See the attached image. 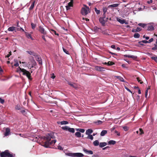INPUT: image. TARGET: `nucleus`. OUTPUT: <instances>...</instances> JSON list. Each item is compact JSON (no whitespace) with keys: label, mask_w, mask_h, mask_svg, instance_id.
I'll return each mask as SVG.
<instances>
[{"label":"nucleus","mask_w":157,"mask_h":157,"mask_svg":"<svg viewBox=\"0 0 157 157\" xmlns=\"http://www.w3.org/2000/svg\"><path fill=\"white\" fill-rule=\"evenodd\" d=\"M55 138L53 132H50L46 136L41 137V139L45 141L44 143L43 146L46 147H48L51 145H54L56 142V140H53L50 141L51 139Z\"/></svg>","instance_id":"f257e3e1"},{"label":"nucleus","mask_w":157,"mask_h":157,"mask_svg":"<svg viewBox=\"0 0 157 157\" xmlns=\"http://www.w3.org/2000/svg\"><path fill=\"white\" fill-rule=\"evenodd\" d=\"M17 72L19 73L22 72L23 75L26 76L29 80H32V78L31 77V73L25 69L19 67L17 69Z\"/></svg>","instance_id":"f03ea898"},{"label":"nucleus","mask_w":157,"mask_h":157,"mask_svg":"<svg viewBox=\"0 0 157 157\" xmlns=\"http://www.w3.org/2000/svg\"><path fill=\"white\" fill-rule=\"evenodd\" d=\"M1 157H15V155H13L9 152L8 150H5L0 153Z\"/></svg>","instance_id":"7ed1b4c3"},{"label":"nucleus","mask_w":157,"mask_h":157,"mask_svg":"<svg viewBox=\"0 0 157 157\" xmlns=\"http://www.w3.org/2000/svg\"><path fill=\"white\" fill-rule=\"evenodd\" d=\"M85 7H82L81 10V14L83 15H86L88 13V10L89 9V7L87 6L86 5H84Z\"/></svg>","instance_id":"20e7f679"},{"label":"nucleus","mask_w":157,"mask_h":157,"mask_svg":"<svg viewBox=\"0 0 157 157\" xmlns=\"http://www.w3.org/2000/svg\"><path fill=\"white\" fill-rule=\"evenodd\" d=\"M69 155L74 157H82L84 155L81 153H69Z\"/></svg>","instance_id":"39448f33"},{"label":"nucleus","mask_w":157,"mask_h":157,"mask_svg":"<svg viewBox=\"0 0 157 157\" xmlns=\"http://www.w3.org/2000/svg\"><path fill=\"white\" fill-rule=\"evenodd\" d=\"M108 19V17L106 18L104 17V16L102 17H100L99 19L100 22L102 26H104L105 22H106Z\"/></svg>","instance_id":"423d86ee"},{"label":"nucleus","mask_w":157,"mask_h":157,"mask_svg":"<svg viewBox=\"0 0 157 157\" xmlns=\"http://www.w3.org/2000/svg\"><path fill=\"white\" fill-rule=\"evenodd\" d=\"M38 30L42 34L46 35L47 34L46 31L45 30L43 27L41 26H39Z\"/></svg>","instance_id":"0eeeda50"},{"label":"nucleus","mask_w":157,"mask_h":157,"mask_svg":"<svg viewBox=\"0 0 157 157\" xmlns=\"http://www.w3.org/2000/svg\"><path fill=\"white\" fill-rule=\"evenodd\" d=\"M154 24L153 23H150L147 25V30L148 31H152L154 29Z\"/></svg>","instance_id":"6e6552de"},{"label":"nucleus","mask_w":157,"mask_h":157,"mask_svg":"<svg viewBox=\"0 0 157 157\" xmlns=\"http://www.w3.org/2000/svg\"><path fill=\"white\" fill-rule=\"evenodd\" d=\"M102 10L103 12V16H104V17L105 18L106 13H109V12H107L108 9L106 7H103L102 8Z\"/></svg>","instance_id":"1a4fd4ad"},{"label":"nucleus","mask_w":157,"mask_h":157,"mask_svg":"<svg viewBox=\"0 0 157 157\" xmlns=\"http://www.w3.org/2000/svg\"><path fill=\"white\" fill-rule=\"evenodd\" d=\"M16 27L14 26L10 27L8 29V30L9 31H15V32H16Z\"/></svg>","instance_id":"9d476101"},{"label":"nucleus","mask_w":157,"mask_h":157,"mask_svg":"<svg viewBox=\"0 0 157 157\" xmlns=\"http://www.w3.org/2000/svg\"><path fill=\"white\" fill-rule=\"evenodd\" d=\"M10 129L9 128H6V132L4 134L5 136H6L9 135L10 134Z\"/></svg>","instance_id":"9b49d317"},{"label":"nucleus","mask_w":157,"mask_h":157,"mask_svg":"<svg viewBox=\"0 0 157 157\" xmlns=\"http://www.w3.org/2000/svg\"><path fill=\"white\" fill-rule=\"evenodd\" d=\"M68 84L70 86L75 89H77L78 87L77 85L75 84L72 83L70 82H68Z\"/></svg>","instance_id":"f8f14e48"},{"label":"nucleus","mask_w":157,"mask_h":157,"mask_svg":"<svg viewBox=\"0 0 157 157\" xmlns=\"http://www.w3.org/2000/svg\"><path fill=\"white\" fill-rule=\"evenodd\" d=\"M36 60L38 61L39 64L40 65H42V62L41 58L39 56H38L36 59Z\"/></svg>","instance_id":"ddd939ff"},{"label":"nucleus","mask_w":157,"mask_h":157,"mask_svg":"<svg viewBox=\"0 0 157 157\" xmlns=\"http://www.w3.org/2000/svg\"><path fill=\"white\" fill-rule=\"evenodd\" d=\"M107 143L105 142H101L100 143L99 146L100 147L102 148L107 145Z\"/></svg>","instance_id":"4468645a"},{"label":"nucleus","mask_w":157,"mask_h":157,"mask_svg":"<svg viewBox=\"0 0 157 157\" xmlns=\"http://www.w3.org/2000/svg\"><path fill=\"white\" fill-rule=\"evenodd\" d=\"M25 35L28 38H30L32 40H33L34 39L33 38V37H32L31 35L30 34H29L27 32H25Z\"/></svg>","instance_id":"2eb2a0df"},{"label":"nucleus","mask_w":157,"mask_h":157,"mask_svg":"<svg viewBox=\"0 0 157 157\" xmlns=\"http://www.w3.org/2000/svg\"><path fill=\"white\" fill-rule=\"evenodd\" d=\"M119 4H112L108 6V8H109L110 7H116L118 6L119 5Z\"/></svg>","instance_id":"dca6fc26"},{"label":"nucleus","mask_w":157,"mask_h":157,"mask_svg":"<svg viewBox=\"0 0 157 157\" xmlns=\"http://www.w3.org/2000/svg\"><path fill=\"white\" fill-rule=\"evenodd\" d=\"M141 30L140 28L138 27L136 29H133L132 30V32H133L136 33L138 32H140Z\"/></svg>","instance_id":"f3484780"},{"label":"nucleus","mask_w":157,"mask_h":157,"mask_svg":"<svg viewBox=\"0 0 157 157\" xmlns=\"http://www.w3.org/2000/svg\"><path fill=\"white\" fill-rule=\"evenodd\" d=\"M93 132V130L91 129H87L86 132V135H90V134H91Z\"/></svg>","instance_id":"a211bd4d"},{"label":"nucleus","mask_w":157,"mask_h":157,"mask_svg":"<svg viewBox=\"0 0 157 157\" xmlns=\"http://www.w3.org/2000/svg\"><path fill=\"white\" fill-rule=\"evenodd\" d=\"M117 20L119 22L122 24H124L125 22V20L124 19H122L118 18L117 19Z\"/></svg>","instance_id":"6ab92c4d"},{"label":"nucleus","mask_w":157,"mask_h":157,"mask_svg":"<svg viewBox=\"0 0 157 157\" xmlns=\"http://www.w3.org/2000/svg\"><path fill=\"white\" fill-rule=\"evenodd\" d=\"M115 77L116 78H117L119 79L120 80V81H121V82H124V80L123 79V78L120 76H115Z\"/></svg>","instance_id":"aec40b11"},{"label":"nucleus","mask_w":157,"mask_h":157,"mask_svg":"<svg viewBox=\"0 0 157 157\" xmlns=\"http://www.w3.org/2000/svg\"><path fill=\"white\" fill-rule=\"evenodd\" d=\"M83 151L85 152L88 153V154L92 155L93 153V151L91 150L89 151L86 149H84Z\"/></svg>","instance_id":"412c9836"},{"label":"nucleus","mask_w":157,"mask_h":157,"mask_svg":"<svg viewBox=\"0 0 157 157\" xmlns=\"http://www.w3.org/2000/svg\"><path fill=\"white\" fill-rule=\"evenodd\" d=\"M93 144L94 146H96L99 145L100 143L98 140H96L93 142Z\"/></svg>","instance_id":"4be33fe9"},{"label":"nucleus","mask_w":157,"mask_h":157,"mask_svg":"<svg viewBox=\"0 0 157 157\" xmlns=\"http://www.w3.org/2000/svg\"><path fill=\"white\" fill-rule=\"evenodd\" d=\"M124 57L131 58H135L136 57L134 56H130L129 55H125L124 56Z\"/></svg>","instance_id":"5701e85b"},{"label":"nucleus","mask_w":157,"mask_h":157,"mask_svg":"<svg viewBox=\"0 0 157 157\" xmlns=\"http://www.w3.org/2000/svg\"><path fill=\"white\" fill-rule=\"evenodd\" d=\"M107 131L106 130H103L101 131V133L100 135L101 136H103L105 135L107 133Z\"/></svg>","instance_id":"b1692460"},{"label":"nucleus","mask_w":157,"mask_h":157,"mask_svg":"<svg viewBox=\"0 0 157 157\" xmlns=\"http://www.w3.org/2000/svg\"><path fill=\"white\" fill-rule=\"evenodd\" d=\"M35 1H34L33 2H32L31 6L29 8V10H32L33 9V8L34 6V4H35Z\"/></svg>","instance_id":"393cba45"},{"label":"nucleus","mask_w":157,"mask_h":157,"mask_svg":"<svg viewBox=\"0 0 157 157\" xmlns=\"http://www.w3.org/2000/svg\"><path fill=\"white\" fill-rule=\"evenodd\" d=\"M116 142L114 140H111L109 141L108 142V144H109L114 145L116 144Z\"/></svg>","instance_id":"a878e982"},{"label":"nucleus","mask_w":157,"mask_h":157,"mask_svg":"<svg viewBox=\"0 0 157 157\" xmlns=\"http://www.w3.org/2000/svg\"><path fill=\"white\" fill-rule=\"evenodd\" d=\"M107 64L108 66H110L114 64V63L113 62L109 61L107 63Z\"/></svg>","instance_id":"bb28decb"},{"label":"nucleus","mask_w":157,"mask_h":157,"mask_svg":"<svg viewBox=\"0 0 157 157\" xmlns=\"http://www.w3.org/2000/svg\"><path fill=\"white\" fill-rule=\"evenodd\" d=\"M75 135L78 137H80L81 136V133L79 132H77L75 133Z\"/></svg>","instance_id":"cd10ccee"},{"label":"nucleus","mask_w":157,"mask_h":157,"mask_svg":"<svg viewBox=\"0 0 157 157\" xmlns=\"http://www.w3.org/2000/svg\"><path fill=\"white\" fill-rule=\"evenodd\" d=\"M135 38H139L140 37V35L138 33H135L133 35Z\"/></svg>","instance_id":"c85d7f7f"},{"label":"nucleus","mask_w":157,"mask_h":157,"mask_svg":"<svg viewBox=\"0 0 157 157\" xmlns=\"http://www.w3.org/2000/svg\"><path fill=\"white\" fill-rule=\"evenodd\" d=\"M60 123L62 124H66L68 123V122L66 121H63L60 122Z\"/></svg>","instance_id":"c756f323"},{"label":"nucleus","mask_w":157,"mask_h":157,"mask_svg":"<svg viewBox=\"0 0 157 157\" xmlns=\"http://www.w3.org/2000/svg\"><path fill=\"white\" fill-rule=\"evenodd\" d=\"M36 65V63L35 61V60H33L32 62V66L31 67L30 69L31 68L33 67L34 66H35Z\"/></svg>","instance_id":"7c9ffc66"},{"label":"nucleus","mask_w":157,"mask_h":157,"mask_svg":"<svg viewBox=\"0 0 157 157\" xmlns=\"http://www.w3.org/2000/svg\"><path fill=\"white\" fill-rule=\"evenodd\" d=\"M68 131L72 133H74L75 132V129L74 128H69Z\"/></svg>","instance_id":"2f4dec72"},{"label":"nucleus","mask_w":157,"mask_h":157,"mask_svg":"<svg viewBox=\"0 0 157 157\" xmlns=\"http://www.w3.org/2000/svg\"><path fill=\"white\" fill-rule=\"evenodd\" d=\"M69 127L67 126H65L64 127H62V128L64 130H65L67 131H68Z\"/></svg>","instance_id":"473e14b6"},{"label":"nucleus","mask_w":157,"mask_h":157,"mask_svg":"<svg viewBox=\"0 0 157 157\" xmlns=\"http://www.w3.org/2000/svg\"><path fill=\"white\" fill-rule=\"evenodd\" d=\"M94 10L97 14H99L100 13V10H98L96 8H94Z\"/></svg>","instance_id":"72a5a7b5"},{"label":"nucleus","mask_w":157,"mask_h":157,"mask_svg":"<svg viewBox=\"0 0 157 157\" xmlns=\"http://www.w3.org/2000/svg\"><path fill=\"white\" fill-rule=\"evenodd\" d=\"M101 68L100 66H96L95 67V69L97 71H100V69Z\"/></svg>","instance_id":"f704fd0d"},{"label":"nucleus","mask_w":157,"mask_h":157,"mask_svg":"<svg viewBox=\"0 0 157 157\" xmlns=\"http://www.w3.org/2000/svg\"><path fill=\"white\" fill-rule=\"evenodd\" d=\"M15 109L16 110H20L21 109L20 106L18 105H17L15 106Z\"/></svg>","instance_id":"c9c22d12"},{"label":"nucleus","mask_w":157,"mask_h":157,"mask_svg":"<svg viewBox=\"0 0 157 157\" xmlns=\"http://www.w3.org/2000/svg\"><path fill=\"white\" fill-rule=\"evenodd\" d=\"M63 52L65 53L66 54L69 55V53L68 51H67L66 49L64 48H63Z\"/></svg>","instance_id":"e433bc0d"},{"label":"nucleus","mask_w":157,"mask_h":157,"mask_svg":"<svg viewBox=\"0 0 157 157\" xmlns=\"http://www.w3.org/2000/svg\"><path fill=\"white\" fill-rule=\"evenodd\" d=\"M123 128L125 131H127L129 129V128L126 126H124L123 127Z\"/></svg>","instance_id":"4c0bfd02"},{"label":"nucleus","mask_w":157,"mask_h":157,"mask_svg":"<svg viewBox=\"0 0 157 157\" xmlns=\"http://www.w3.org/2000/svg\"><path fill=\"white\" fill-rule=\"evenodd\" d=\"M136 79L138 82H140V84H142L143 83V82L140 79L139 77H137Z\"/></svg>","instance_id":"58836bf2"},{"label":"nucleus","mask_w":157,"mask_h":157,"mask_svg":"<svg viewBox=\"0 0 157 157\" xmlns=\"http://www.w3.org/2000/svg\"><path fill=\"white\" fill-rule=\"evenodd\" d=\"M155 47L152 48L151 49L153 50H157V44H154Z\"/></svg>","instance_id":"ea45409f"},{"label":"nucleus","mask_w":157,"mask_h":157,"mask_svg":"<svg viewBox=\"0 0 157 157\" xmlns=\"http://www.w3.org/2000/svg\"><path fill=\"white\" fill-rule=\"evenodd\" d=\"M31 25L32 26V28L33 29H34L35 28V27L36 26V25L34 24L33 23H31Z\"/></svg>","instance_id":"a19ab883"},{"label":"nucleus","mask_w":157,"mask_h":157,"mask_svg":"<svg viewBox=\"0 0 157 157\" xmlns=\"http://www.w3.org/2000/svg\"><path fill=\"white\" fill-rule=\"evenodd\" d=\"M68 6L70 7L73 6V3H72V1H70L69 2L68 4Z\"/></svg>","instance_id":"79ce46f5"},{"label":"nucleus","mask_w":157,"mask_h":157,"mask_svg":"<svg viewBox=\"0 0 157 157\" xmlns=\"http://www.w3.org/2000/svg\"><path fill=\"white\" fill-rule=\"evenodd\" d=\"M151 58L153 60H154L157 63V57H152Z\"/></svg>","instance_id":"37998d69"},{"label":"nucleus","mask_w":157,"mask_h":157,"mask_svg":"<svg viewBox=\"0 0 157 157\" xmlns=\"http://www.w3.org/2000/svg\"><path fill=\"white\" fill-rule=\"evenodd\" d=\"M51 32H52V33H54L56 35H57L58 36L59 35V34L58 33H56V32L55 30H54L53 29H52L51 30Z\"/></svg>","instance_id":"c03bdc74"},{"label":"nucleus","mask_w":157,"mask_h":157,"mask_svg":"<svg viewBox=\"0 0 157 157\" xmlns=\"http://www.w3.org/2000/svg\"><path fill=\"white\" fill-rule=\"evenodd\" d=\"M138 25L143 28H144L145 25V24L141 23L139 24Z\"/></svg>","instance_id":"a18cd8bd"},{"label":"nucleus","mask_w":157,"mask_h":157,"mask_svg":"<svg viewBox=\"0 0 157 157\" xmlns=\"http://www.w3.org/2000/svg\"><path fill=\"white\" fill-rule=\"evenodd\" d=\"M26 52H27L30 55H32L33 54V52H34L33 51H26Z\"/></svg>","instance_id":"49530a36"},{"label":"nucleus","mask_w":157,"mask_h":157,"mask_svg":"<svg viewBox=\"0 0 157 157\" xmlns=\"http://www.w3.org/2000/svg\"><path fill=\"white\" fill-rule=\"evenodd\" d=\"M88 137L91 140H93L94 138L93 136L91 135H89Z\"/></svg>","instance_id":"de8ad7c7"},{"label":"nucleus","mask_w":157,"mask_h":157,"mask_svg":"<svg viewBox=\"0 0 157 157\" xmlns=\"http://www.w3.org/2000/svg\"><path fill=\"white\" fill-rule=\"evenodd\" d=\"M45 35H43L41 36V37H42V39H43V40L45 41V42H46L47 41V40L45 38Z\"/></svg>","instance_id":"09e8293b"},{"label":"nucleus","mask_w":157,"mask_h":157,"mask_svg":"<svg viewBox=\"0 0 157 157\" xmlns=\"http://www.w3.org/2000/svg\"><path fill=\"white\" fill-rule=\"evenodd\" d=\"M4 100L2 99L1 98H0V102L1 103L3 104L4 102Z\"/></svg>","instance_id":"8fccbe9b"},{"label":"nucleus","mask_w":157,"mask_h":157,"mask_svg":"<svg viewBox=\"0 0 157 157\" xmlns=\"http://www.w3.org/2000/svg\"><path fill=\"white\" fill-rule=\"evenodd\" d=\"M154 40V39L153 38H151L148 41V43H150L152 42Z\"/></svg>","instance_id":"3c124183"},{"label":"nucleus","mask_w":157,"mask_h":157,"mask_svg":"<svg viewBox=\"0 0 157 157\" xmlns=\"http://www.w3.org/2000/svg\"><path fill=\"white\" fill-rule=\"evenodd\" d=\"M139 131L140 132V134L141 135L142 134H144V131L142 128H140L139 129Z\"/></svg>","instance_id":"603ef678"},{"label":"nucleus","mask_w":157,"mask_h":157,"mask_svg":"<svg viewBox=\"0 0 157 157\" xmlns=\"http://www.w3.org/2000/svg\"><path fill=\"white\" fill-rule=\"evenodd\" d=\"M34 56H35V57H37L38 56V55L36 53H35L34 52H33V54Z\"/></svg>","instance_id":"864d4df0"},{"label":"nucleus","mask_w":157,"mask_h":157,"mask_svg":"<svg viewBox=\"0 0 157 157\" xmlns=\"http://www.w3.org/2000/svg\"><path fill=\"white\" fill-rule=\"evenodd\" d=\"M147 92H148V89H147L145 91V97L146 98H147Z\"/></svg>","instance_id":"5fc2aeb1"},{"label":"nucleus","mask_w":157,"mask_h":157,"mask_svg":"<svg viewBox=\"0 0 157 157\" xmlns=\"http://www.w3.org/2000/svg\"><path fill=\"white\" fill-rule=\"evenodd\" d=\"M141 42H142L143 43H144V44L148 43V41L146 40H143L141 41Z\"/></svg>","instance_id":"6e6d98bb"},{"label":"nucleus","mask_w":157,"mask_h":157,"mask_svg":"<svg viewBox=\"0 0 157 157\" xmlns=\"http://www.w3.org/2000/svg\"><path fill=\"white\" fill-rule=\"evenodd\" d=\"M25 112L26 111L25 110H23L21 111V113L24 115H25V114H26Z\"/></svg>","instance_id":"4d7b16f0"},{"label":"nucleus","mask_w":157,"mask_h":157,"mask_svg":"<svg viewBox=\"0 0 157 157\" xmlns=\"http://www.w3.org/2000/svg\"><path fill=\"white\" fill-rule=\"evenodd\" d=\"M58 149L61 150H63V148L62 147L60 146H59L58 147Z\"/></svg>","instance_id":"13d9d810"},{"label":"nucleus","mask_w":157,"mask_h":157,"mask_svg":"<svg viewBox=\"0 0 157 157\" xmlns=\"http://www.w3.org/2000/svg\"><path fill=\"white\" fill-rule=\"evenodd\" d=\"M80 131L79 132H80L82 133L84 132H85V131L84 129H81V128L80 129Z\"/></svg>","instance_id":"bf43d9fd"},{"label":"nucleus","mask_w":157,"mask_h":157,"mask_svg":"<svg viewBox=\"0 0 157 157\" xmlns=\"http://www.w3.org/2000/svg\"><path fill=\"white\" fill-rule=\"evenodd\" d=\"M152 2H153L152 0H150L149 1H147V3L148 4H151V3H152Z\"/></svg>","instance_id":"052dcab7"},{"label":"nucleus","mask_w":157,"mask_h":157,"mask_svg":"<svg viewBox=\"0 0 157 157\" xmlns=\"http://www.w3.org/2000/svg\"><path fill=\"white\" fill-rule=\"evenodd\" d=\"M66 9L67 10H68L70 9V6H66Z\"/></svg>","instance_id":"680f3d73"},{"label":"nucleus","mask_w":157,"mask_h":157,"mask_svg":"<svg viewBox=\"0 0 157 157\" xmlns=\"http://www.w3.org/2000/svg\"><path fill=\"white\" fill-rule=\"evenodd\" d=\"M115 132L117 134V136H120V133L118 132L117 131H116V130H115Z\"/></svg>","instance_id":"e2e57ef3"},{"label":"nucleus","mask_w":157,"mask_h":157,"mask_svg":"<svg viewBox=\"0 0 157 157\" xmlns=\"http://www.w3.org/2000/svg\"><path fill=\"white\" fill-rule=\"evenodd\" d=\"M142 42H141V41H139L138 42V43L141 45L142 46H144V44H143L142 43Z\"/></svg>","instance_id":"0e129e2a"},{"label":"nucleus","mask_w":157,"mask_h":157,"mask_svg":"<svg viewBox=\"0 0 157 157\" xmlns=\"http://www.w3.org/2000/svg\"><path fill=\"white\" fill-rule=\"evenodd\" d=\"M52 76L51 77V78L52 79H54L55 77V76L54 74V73H52Z\"/></svg>","instance_id":"69168bd1"},{"label":"nucleus","mask_w":157,"mask_h":157,"mask_svg":"<svg viewBox=\"0 0 157 157\" xmlns=\"http://www.w3.org/2000/svg\"><path fill=\"white\" fill-rule=\"evenodd\" d=\"M19 65L18 63V62H17L16 63H15L14 66L15 67H18Z\"/></svg>","instance_id":"338daca9"},{"label":"nucleus","mask_w":157,"mask_h":157,"mask_svg":"<svg viewBox=\"0 0 157 157\" xmlns=\"http://www.w3.org/2000/svg\"><path fill=\"white\" fill-rule=\"evenodd\" d=\"M111 48L113 49H115V45H112L111 46Z\"/></svg>","instance_id":"774afa93"}]
</instances>
